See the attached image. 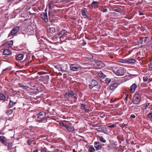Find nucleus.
I'll use <instances>...</instances> for the list:
<instances>
[{
    "mask_svg": "<svg viewBox=\"0 0 152 152\" xmlns=\"http://www.w3.org/2000/svg\"><path fill=\"white\" fill-rule=\"evenodd\" d=\"M70 68L71 70L74 71H80L82 69L81 66L77 64H70Z\"/></svg>",
    "mask_w": 152,
    "mask_h": 152,
    "instance_id": "1",
    "label": "nucleus"
},
{
    "mask_svg": "<svg viewBox=\"0 0 152 152\" xmlns=\"http://www.w3.org/2000/svg\"><path fill=\"white\" fill-rule=\"evenodd\" d=\"M125 72V69L123 67H121L116 71H114L113 72L116 75L119 76L123 75Z\"/></svg>",
    "mask_w": 152,
    "mask_h": 152,
    "instance_id": "2",
    "label": "nucleus"
},
{
    "mask_svg": "<svg viewBox=\"0 0 152 152\" xmlns=\"http://www.w3.org/2000/svg\"><path fill=\"white\" fill-rule=\"evenodd\" d=\"M45 113L44 112H40L37 115V118L36 119V121L39 122H42L43 119L45 116Z\"/></svg>",
    "mask_w": 152,
    "mask_h": 152,
    "instance_id": "3",
    "label": "nucleus"
},
{
    "mask_svg": "<svg viewBox=\"0 0 152 152\" xmlns=\"http://www.w3.org/2000/svg\"><path fill=\"white\" fill-rule=\"evenodd\" d=\"M140 99L141 98L140 95L138 94H137L134 96L132 102L135 104H137L140 102Z\"/></svg>",
    "mask_w": 152,
    "mask_h": 152,
    "instance_id": "4",
    "label": "nucleus"
},
{
    "mask_svg": "<svg viewBox=\"0 0 152 152\" xmlns=\"http://www.w3.org/2000/svg\"><path fill=\"white\" fill-rule=\"evenodd\" d=\"M97 86L99 88H100V86L98 85L97 82L95 80H92L91 83L89 84V87L90 88H92Z\"/></svg>",
    "mask_w": 152,
    "mask_h": 152,
    "instance_id": "5",
    "label": "nucleus"
},
{
    "mask_svg": "<svg viewBox=\"0 0 152 152\" xmlns=\"http://www.w3.org/2000/svg\"><path fill=\"white\" fill-rule=\"evenodd\" d=\"M19 29L20 28L18 26H16L14 28L12 29L11 32L9 34L8 37H10L12 35L15 34L18 31Z\"/></svg>",
    "mask_w": 152,
    "mask_h": 152,
    "instance_id": "6",
    "label": "nucleus"
},
{
    "mask_svg": "<svg viewBox=\"0 0 152 152\" xmlns=\"http://www.w3.org/2000/svg\"><path fill=\"white\" fill-rule=\"evenodd\" d=\"M41 17L46 23L48 22V19L46 13H42L41 15Z\"/></svg>",
    "mask_w": 152,
    "mask_h": 152,
    "instance_id": "7",
    "label": "nucleus"
},
{
    "mask_svg": "<svg viewBox=\"0 0 152 152\" xmlns=\"http://www.w3.org/2000/svg\"><path fill=\"white\" fill-rule=\"evenodd\" d=\"M75 94L74 93L71 91H69L66 93L65 95V97L66 98H69L71 97Z\"/></svg>",
    "mask_w": 152,
    "mask_h": 152,
    "instance_id": "8",
    "label": "nucleus"
},
{
    "mask_svg": "<svg viewBox=\"0 0 152 152\" xmlns=\"http://www.w3.org/2000/svg\"><path fill=\"white\" fill-rule=\"evenodd\" d=\"M96 64L97 66L99 68L103 67L105 66L104 62L100 61H97L96 62Z\"/></svg>",
    "mask_w": 152,
    "mask_h": 152,
    "instance_id": "9",
    "label": "nucleus"
},
{
    "mask_svg": "<svg viewBox=\"0 0 152 152\" xmlns=\"http://www.w3.org/2000/svg\"><path fill=\"white\" fill-rule=\"evenodd\" d=\"M94 146L97 151L100 149L102 147L101 144H100L99 142H95L94 143Z\"/></svg>",
    "mask_w": 152,
    "mask_h": 152,
    "instance_id": "10",
    "label": "nucleus"
},
{
    "mask_svg": "<svg viewBox=\"0 0 152 152\" xmlns=\"http://www.w3.org/2000/svg\"><path fill=\"white\" fill-rule=\"evenodd\" d=\"M68 33L69 34V33L67 32L66 30H63L60 31L58 33V35L59 36H60V38H61L62 36H66L67 35Z\"/></svg>",
    "mask_w": 152,
    "mask_h": 152,
    "instance_id": "11",
    "label": "nucleus"
},
{
    "mask_svg": "<svg viewBox=\"0 0 152 152\" xmlns=\"http://www.w3.org/2000/svg\"><path fill=\"white\" fill-rule=\"evenodd\" d=\"M61 71L62 72H66L68 70V67L67 65L66 64L61 65Z\"/></svg>",
    "mask_w": 152,
    "mask_h": 152,
    "instance_id": "12",
    "label": "nucleus"
},
{
    "mask_svg": "<svg viewBox=\"0 0 152 152\" xmlns=\"http://www.w3.org/2000/svg\"><path fill=\"white\" fill-rule=\"evenodd\" d=\"M137 86V85L135 83H133L132 84L130 87V89L131 93H133L134 92Z\"/></svg>",
    "mask_w": 152,
    "mask_h": 152,
    "instance_id": "13",
    "label": "nucleus"
},
{
    "mask_svg": "<svg viewBox=\"0 0 152 152\" xmlns=\"http://www.w3.org/2000/svg\"><path fill=\"white\" fill-rule=\"evenodd\" d=\"M119 84L118 83L113 84L110 87V89L112 90H114L118 86Z\"/></svg>",
    "mask_w": 152,
    "mask_h": 152,
    "instance_id": "14",
    "label": "nucleus"
},
{
    "mask_svg": "<svg viewBox=\"0 0 152 152\" xmlns=\"http://www.w3.org/2000/svg\"><path fill=\"white\" fill-rule=\"evenodd\" d=\"M65 128L69 132H72L75 130L74 127L72 126H69L66 125V126H65Z\"/></svg>",
    "mask_w": 152,
    "mask_h": 152,
    "instance_id": "15",
    "label": "nucleus"
},
{
    "mask_svg": "<svg viewBox=\"0 0 152 152\" xmlns=\"http://www.w3.org/2000/svg\"><path fill=\"white\" fill-rule=\"evenodd\" d=\"M12 52L10 50L6 49H4L3 52V54L4 55H9Z\"/></svg>",
    "mask_w": 152,
    "mask_h": 152,
    "instance_id": "16",
    "label": "nucleus"
},
{
    "mask_svg": "<svg viewBox=\"0 0 152 152\" xmlns=\"http://www.w3.org/2000/svg\"><path fill=\"white\" fill-rule=\"evenodd\" d=\"M23 58V55L22 54H18L16 58V59L18 61H21Z\"/></svg>",
    "mask_w": 152,
    "mask_h": 152,
    "instance_id": "17",
    "label": "nucleus"
},
{
    "mask_svg": "<svg viewBox=\"0 0 152 152\" xmlns=\"http://www.w3.org/2000/svg\"><path fill=\"white\" fill-rule=\"evenodd\" d=\"M0 141L4 145H6L7 143L5 140V138L4 136L0 137Z\"/></svg>",
    "mask_w": 152,
    "mask_h": 152,
    "instance_id": "18",
    "label": "nucleus"
},
{
    "mask_svg": "<svg viewBox=\"0 0 152 152\" xmlns=\"http://www.w3.org/2000/svg\"><path fill=\"white\" fill-rule=\"evenodd\" d=\"M127 63H128L129 64H133L135 63L136 62V60L133 58H131L126 60Z\"/></svg>",
    "mask_w": 152,
    "mask_h": 152,
    "instance_id": "19",
    "label": "nucleus"
},
{
    "mask_svg": "<svg viewBox=\"0 0 152 152\" xmlns=\"http://www.w3.org/2000/svg\"><path fill=\"white\" fill-rule=\"evenodd\" d=\"M18 84L20 87L24 89L28 90L29 88L28 87L24 86L21 83H19Z\"/></svg>",
    "mask_w": 152,
    "mask_h": 152,
    "instance_id": "20",
    "label": "nucleus"
},
{
    "mask_svg": "<svg viewBox=\"0 0 152 152\" xmlns=\"http://www.w3.org/2000/svg\"><path fill=\"white\" fill-rule=\"evenodd\" d=\"M117 61L118 62L126 63H127L126 60H124L121 59H119L117 60Z\"/></svg>",
    "mask_w": 152,
    "mask_h": 152,
    "instance_id": "21",
    "label": "nucleus"
},
{
    "mask_svg": "<svg viewBox=\"0 0 152 152\" xmlns=\"http://www.w3.org/2000/svg\"><path fill=\"white\" fill-rule=\"evenodd\" d=\"M55 68L58 69L59 71H61V65L57 64L55 66Z\"/></svg>",
    "mask_w": 152,
    "mask_h": 152,
    "instance_id": "22",
    "label": "nucleus"
},
{
    "mask_svg": "<svg viewBox=\"0 0 152 152\" xmlns=\"http://www.w3.org/2000/svg\"><path fill=\"white\" fill-rule=\"evenodd\" d=\"M16 103V102H14L10 100L9 103V106L10 107H12Z\"/></svg>",
    "mask_w": 152,
    "mask_h": 152,
    "instance_id": "23",
    "label": "nucleus"
},
{
    "mask_svg": "<svg viewBox=\"0 0 152 152\" xmlns=\"http://www.w3.org/2000/svg\"><path fill=\"white\" fill-rule=\"evenodd\" d=\"M5 99V96L3 94H0V100H4Z\"/></svg>",
    "mask_w": 152,
    "mask_h": 152,
    "instance_id": "24",
    "label": "nucleus"
},
{
    "mask_svg": "<svg viewBox=\"0 0 152 152\" xmlns=\"http://www.w3.org/2000/svg\"><path fill=\"white\" fill-rule=\"evenodd\" d=\"M13 112L12 109H10L8 110L6 112V113L8 115H10Z\"/></svg>",
    "mask_w": 152,
    "mask_h": 152,
    "instance_id": "25",
    "label": "nucleus"
},
{
    "mask_svg": "<svg viewBox=\"0 0 152 152\" xmlns=\"http://www.w3.org/2000/svg\"><path fill=\"white\" fill-rule=\"evenodd\" d=\"M99 2L96 1H93L91 3V5L92 6L95 7L97 6V4H99Z\"/></svg>",
    "mask_w": 152,
    "mask_h": 152,
    "instance_id": "26",
    "label": "nucleus"
},
{
    "mask_svg": "<svg viewBox=\"0 0 152 152\" xmlns=\"http://www.w3.org/2000/svg\"><path fill=\"white\" fill-rule=\"evenodd\" d=\"M98 76L100 77H103L104 78V77H105L106 76L105 75H104L103 73H102V72H99L98 73Z\"/></svg>",
    "mask_w": 152,
    "mask_h": 152,
    "instance_id": "27",
    "label": "nucleus"
},
{
    "mask_svg": "<svg viewBox=\"0 0 152 152\" xmlns=\"http://www.w3.org/2000/svg\"><path fill=\"white\" fill-rule=\"evenodd\" d=\"M99 140L100 141L102 142L105 143L106 142V140L104 139L103 137H100Z\"/></svg>",
    "mask_w": 152,
    "mask_h": 152,
    "instance_id": "28",
    "label": "nucleus"
},
{
    "mask_svg": "<svg viewBox=\"0 0 152 152\" xmlns=\"http://www.w3.org/2000/svg\"><path fill=\"white\" fill-rule=\"evenodd\" d=\"M13 42L12 40L9 41L7 42V44L9 46L12 45H13Z\"/></svg>",
    "mask_w": 152,
    "mask_h": 152,
    "instance_id": "29",
    "label": "nucleus"
},
{
    "mask_svg": "<svg viewBox=\"0 0 152 152\" xmlns=\"http://www.w3.org/2000/svg\"><path fill=\"white\" fill-rule=\"evenodd\" d=\"M88 151L90 152H95V150L94 147L90 148L88 149Z\"/></svg>",
    "mask_w": 152,
    "mask_h": 152,
    "instance_id": "30",
    "label": "nucleus"
},
{
    "mask_svg": "<svg viewBox=\"0 0 152 152\" xmlns=\"http://www.w3.org/2000/svg\"><path fill=\"white\" fill-rule=\"evenodd\" d=\"M143 80L144 82H146L148 79V77L147 76H145L143 77Z\"/></svg>",
    "mask_w": 152,
    "mask_h": 152,
    "instance_id": "31",
    "label": "nucleus"
},
{
    "mask_svg": "<svg viewBox=\"0 0 152 152\" xmlns=\"http://www.w3.org/2000/svg\"><path fill=\"white\" fill-rule=\"evenodd\" d=\"M124 95H125L126 96L125 100H127L128 98V93L126 94L125 92H124Z\"/></svg>",
    "mask_w": 152,
    "mask_h": 152,
    "instance_id": "32",
    "label": "nucleus"
},
{
    "mask_svg": "<svg viewBox=\"0 0 152 152\" xmlns=\"http://www.w3.org/2000/svg\"><path fill=\"white\" fill-rule=\"evenodd\" d=\"M111 79L110 78H106L105 79V82L107 83H109L110 82Z\"/></svg>",
    "mask_w": 152,
    "mask_h": 152,
    "instance_id": "33",
    "label": "nucleus"
},
{
    "mask_svg": "<svg viewBox=\"0 0 152 152\" xmlns=\"http://www.w3.org/2000/svg\"><path fill=\"white\" fill-rule=\"evenodd\" d=\"M86 104H81V107L82 109H84L85 108Z\"/></svg>",
    "mask_w": 152,
    "mask_h": 152,
    "instance_id": "34",
    "label": "nucleus"
},
{
    "mask_svg": "<svg viewBox=\"0 0 152 152\" xmlns=\"http://www.w3.org/2000/svg\"><path fill=\"white\" fill-rule=\"evenodd\" d=\"M147 116L148 118H152V113H150L147 115Z\"/></svg>",
    "mask_w": 152,
    "mask_h": 152,
    "instance_id": "35",
    "label": "nucleus"
},
{
    "mask_svg": "<svg viewBox=\"0 0 152 152\" xmlns=\"http://www.w3.org/2000/svg\"><path fill=\"white\" fill-rule=\"evenodd\" d=\"M59 125L60 126H64L65 127V126H66L67 125H66L65 124H64L63 123L60 122L59 124Z\"/></svg>",
    "mask_w": 152,
    "mask_h": 152,
    "instance_id": "36",
    "label": "nucleus"
},
{
    "mask_svg": "<svg viewBox=\"0 0 152 152\" xmlns=\"http://www.w3.org/2000/svg\"><path fill=\"white\" fill-rule=\"evenodd\" d=\"M82 15L83 16H85L86 17H87V15L86 13L85 12H82Z\"/></svg>",
    "mask_w": 152,
    "mask_h": 152,
    "instance_id": "37",
    "label": "nucleus"
},
{
    "mask_svg": "<svg viewBox=\"0 0 152 152\" xmlns=\"http://www.w3.org/2000/svg\"><path fill=\"white\" fill-rule=\"evenodd\" d=\"M115 126V125L114 124H113L111 125H108V127L109 128H113Z\"/></svg>",
    "mask_w": 152,
    "mask_h": 152,
    "instance_id": "38",
    "label": "nucleus"
},
{
    "mask_svg": "<svg viewBox=\"0 0 152 152\" xmlns=\"http://www.w3.org/2000/svg\"><path fill=\"white\" fill-rule=\"evenodd\" d=\"M121 8L116 9L114 10L117 12H119L121 10Z\"/></svg>",
    "mask_w": 152,
    "mask_h": 152,
    "instance_id": "39",
    "label": "nucleus"
},
{
    "mask_svg": "<svg viewBox=\"0 0 152 152\" xmlns=\"http://www.w3.org/2000/svg\"><path fill=\"white\" fill-rule=\"evenodd\" d=\"M49 8L50 10H52L53 9V7L52 6V4L50 3L49 4Z\"/></svg>",
    "mask_w": 152,
    "mask_h": 152,
    "instance_id": "40",
    "label": "nucleus"
},
{
    "mask_svg": "<svg viewBox=\"0 0 152 152\" xmlns=\"http://www.w3.org/2000/svg\"><path fill=\"white\" fill-rule=\"evenodd\" d=\"M41 152H47V149L46 148H44L41 150Z\"/></svg>",
    "mask_w": 152,
    "mask_h": 152,
    "instance_id": "41",
    "label": "nucleus"
},
{
    "mask_svg": "<svg viewBox=\"0 0 152 152\" xmlns=\"http://www.w3.org/2000/svg\"><path fill=\"white\" fill-rule=\"evenodd\" d=\"M10 69L9 68H7L3 70V72H4V71H9V70H10Z\"/></svg>",
    "mask_w": 152,
    "mask_h": 152,
    "instance_id": "42",
    "label": "nucleus"
},
{
    "mask_svg": "<svg viewBox=\"0 0 152 152\" xmlns=\"http://www.w3.org/2000/svg\"><path fill=\"white\" fill-rule=\"evenodd\" d=\"M130 117L132 118H134L135 117V116L134 114H132L130 115Z\"/></svg>",
    "mask_w": 152,
    "mask_h": 152,
    "instance_id": "43",
    "label": "nucleus"
},
{
    "mask_svg": "<svg viewBox=\"0 0 152 152\" xmlns=\"http://www.w3.org/2000/svg\"><path fill=\"white\" fill-rule=\"evenodd\" d=\"M84 109L85 110V111L86 112H88L90 111L88 109H86V108H85V109Z\"/></svg>",
    "mask_w": 152,
    "mask_h": 152,
    "instance_id": "44",
    "label": "nucleus"
},
{
    "mask_svg": "<svg viewBox=\"0 0 152 152\" xmlns=\"http://www.w3.org/2000/svg\"><path fill=\"white\" fill-rule=\"evenodd\" d=\"M107 8H105L103 10V12H107Z\"/></svg>",
    "mask_w": 152,
    "mask_h": 152,
    "instance_id": "45",
    "label": "nucleus"
},
{
    "mask_svg": "<svg viewBox=\"0 0 152 152\" xmlns=\"http://www.w3.org/2000/svg\"><path fill=\"white\" fill-rule=\"evenodd\" d=\"M86 11V8H83L82 9V12H85Z\"/></svg>",
    "mask_w": 152,
    "mask_h": 152,
    "instance_id": "46",
    "label": "nucleus"
},
{
    "mask_svg": "<svg viewBox=\"0 0 152 152\" xmlns=\"http://www.w3.org/2000/svg\"><path fill=\"white\" fill-rule=\"evenodd\" d=\"M73 98L75 99V100L74 101V102H75L76 101V99H77V98L76 96H74L73 97Z\"/></svg>",
    "mask_w": 152,
    "mask_h": 152,
    "instance_id": "47",
    "label": "nucleus"
},
{
    "mask_svg": "<svg viewBox=\"0 0 152 152\" xmlns=\"http://www.w3.org/2000/svg\"><path fill=\"white\" fill-rule=\"evenodd\" d=\"M146 107L145 106V105L143 106L142 107V109L144 110L146 108Z\"/></svg>",
    "mask_w": 152,
    "mask_h": 152,
    "instance_id": "48",
    "label": "nucleus"
},
{
    "mask_svg": "<svg viewBox=\"0 0 152 152\" xmlns=\"http://www.w3.org/2000/svg\"><path fill=\"white\" fill-rule=\"evenodd\" d=\"M150 104L149 103H147L146 104V105H145V106L147 107H148L149 105Z\"/></svg>",
    "mask_w": 152,
    "mask_h": 152,
    "instance_id": "49",
    "label": "nucleus"
},
{
    "mask_svg": "<svg viewBox=\"0 0 152 152\" xmlns=\"http://www.w3.org/2000/svg\"><path fill=\"white\" fill-rule=\"evenodd\" d=\"M149 70L150 71H152V66L149 67Z\"/></svg>",
    "mask_w": 152,
    "mask_h": 152,
    "instance_id": "50",
    "label": "nucleus"
},
{
    "mask_svg": "<svg viewBox=\"0 0 152 152\" xmlns=\"http://www.w3.org/2000/svg\"><path fill=\"white\" fill-rule=\"evenodd\" d=\"M31 142L29 140L28 141V143L29 145H30L31 144Z\"/></svg>",
    "mask_w": 152,
    "mask_h": 152,
    "instance_id": "51",
    "label": "nucleus"
},
{
    "mask_svg": "<svg viewBox=\"0 0 152 152\" xmlns=\"http://www.w3.org/2000/svg\"><path fill=\"white\" fill-rule=\"evenodd\" d=\"M33 152H37V151L36 150L34 151Z\"/></svg>",
    "mask_w": 152,
    "mask_h": 152,
    "instance_id": "52",
    "label": "nucleus"
},
{
    "mask_svg": "<svg viewBox=\"0 0 152 152\" xmlns=\"http://www.w3.org/2000/svg\"><path fill=\"white\" fill-rule=\"evenodd\" d=\"M51 13V12H49V15H50V14Z\"/></svg>",
    "mask_w": 152,
    "mask_h": 152,
    "instance_id": "53",
    "label": "nucleus"
},
{
    "mask_svg": "<svg viewBox=\"0 0 152 152\" xmlns=\"http://www.w3.org/2000/svg\"><path fill=\"white\" fill-rule=\"evenodd\" d=\"M29 119H30V118H28V119L27 120V121H28V122H29V121H29Z\"/></svg>",
    "mask_w": 152,
    "mask_h": 152,
    "instance_id": "54",
    "label": "nucleus"
},
{
    "mask_svg": "<svg viewBox=\"0 0 152 152\" xmlns=\"http://www.w3.org/2000/svg\"><path fill=\"white\" fill-rule=\"evenodd\" d=\"M90 58H93V56H91V57Z\"/></svg>",
    "mask_w": 152,
    "mask_h": 152,
    "instance_id": "55",
    "label": "nucleus"
},
{
    "mask_svg": "<svg viewBox=\"0 0 152 152\" xmlns=\"http://www.w3.org/2000/svg\"><path fill=\"white\" fill-rule=\"evenodd\" d=\"M12 1V0H9V1Z\"/></svg>",
    "mask_w": 152,
    "mask_h": 152,
    "instance_id": "56",
    "label": "nucleus"
},
{
    "mask_svg": "<svg viewBox=\"0 0 152 152\" xmlns=\"http://www.w3.org/2000/svg\"><path fill=\"white\" fill-rule=\"evenodd\" d=\"M151 112H152V108L151 109Z\"/></svg>",
    "mask_w": 152,
    "mask_h": 152,
    "instance_id": "57",
    "label": "nucleus"
},
{
    "mask_svg": "<svg viewBox=\"0 0 152 152\" xmlns=\"http://www.w3.org/2000/svg\"><path fill=\"white\" fill-rule=\"evenodd\" d=\"M151 62H152V58L151 59Z\"/></svg>",
    "mask_w": 152,
    "mask_h": 152,
    "instance_id": "58",
    "label": "nucleus"
},
{
    "mask_svg": "<svg viewBox=\"0 0 152 152\" xmlns=\"http://www.w3.org/2000/svg\"><path fill=\"white\" fill-rule=\"evenodd\" d=\"M73 151H75V150L74 149H73Z\"/></svg>",
    "mask_w": 152,
    "mask_h": 152,
    "instance_id": "59",
    "label": "nucleus"
},
{
    "mask_svg": "<svg viewBox=\"0 0 152 152\" xmlns=\"http://www.w3.org/2000/svg\"><path fill=\"white\" fill-rule=\"evenodd\" d=\"M1 132L0 131V133H1Z\"/></svg>",
    "mask_w": 152,
    "mask_h": 152,
    "instance_id": "60",
    "label": "nucleus"
}]
</instances>
